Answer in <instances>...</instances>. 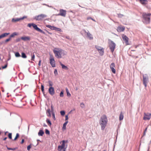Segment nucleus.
<instances>
[{
  "label": "nucleus",
  "instance_id": "nucleus-21",
  "mask_svg": "<svg viewBox=\"0 0 151 151\" xmlns=\"http://www.w3.org/2000/svg\"><path fill=\"white\" fill-rule=\"evenodd\" d=\"M68 122V121H66L63 124V127H62V129L63 130H65L66 129V125Z\"/></svg>",
  "mask_w": 151,
  "mask_h": 151
},
{
  "label": "nucleus",
  "instance_id": "nucleus-19",
  "mask_svg": "<svg viewBox=\"0 0 151 151\" xmlns=\"http://www.w3.org/2000/svg\"><path fill=\"white\" fill-rule=\"evenodd\" d=\"M141 3L143 5H145L147 4V0H139Z\"/></svg>",
  "mask_w": 151,
  "mask_h": 151
},
{
  "label": "nucleus",
  "instance_id": "nucleus-39",
  "mask_svg": "<svg viewBox=\"0 0 151 151\" xmlns=\"http://www.w3.org/2000/svg\"><path fill=\"white\" fill-rule=\"evenodd\" d=\"M52 118H53V119L54 120H56V118H55V113L54 112H52Z\"/></svg>",
  "mask_w": 151,
  "mask_h": 151
},
{
  "label": "nucleus",
  "instance_id": "nucleus-20",
  "mask_svg": "<svg viewBox=\"0 0 151 151\" xmlns=\"http://www.w3.org/2000/svg\"><path fill=\"white\" fill-rule=\"evenodd\" d=\"M51 110H50L49 109H48L47 111V112H46V114H47V116H49V117H51Z\"/></svg>",
  "mask_w": 151,
  "mask_h": 151
},
{
  "label": "nucleus",
  "instance_id": "nucleus-1",
  "mask_svg": "<svg viewBox=\"0 0 151 151\" xmlns=\"http://www.w3.org/2000/svg\"><path fill=\"white\" fill-rule=\"evenodd\" d=\"M53 52L55 57L58 58H60L62 56L66 54V52L63 49L59 48H55L53 50Z\"/></svg>",
  "mask_w": 151,
  "mask_h": 151
},
{
  "label": "nucleus",
  "instance_id": "nucleus-15",
  "mask_svg": "<svg viewBox=\"0 0 151 151\" xmlns=\"http://www.w3.org/2000/svg\"><path fill=\"white\" fill-rule=\"evenodd\" d=\"M21 39L24 41H29L30 38L29 36H24L21 37Z\"/></svg>",
  "mask_w": 151,
  "mask_h": 151
},
{
  "label": "nucleus",
  "instance_id": "nucleus-61",
  "mask_svg": "<svg viewBox=\"0 0 151 151\" xmlns=\"http://www.w3.org/2000/svg\"><path fill=\"white\" fill-rule=\"evenodd\" d=\"M7 139V137H6L5 138H4V139H3V140H5Z\"/></svg>",
  "mask_w": 151,
  "mask_h": 151
},
{
  "label": "nucleus",
  "instance_id": "nucleus-31",
  "mask_svg": "<svg viewBox=\"0 0 151 151\" xmlns=\"http://www.w3.org/2000/svg\"><path fill=\"white\" fill-rule=\"evenodd\" d=\"M95 47L97 50L98 51H99L100 50H101V49L103 48L102 47H101L98 46H96Z\"/></svg>",
  "mask_w": 151,
  "mask_h": 151
},
{
  "label": "nucleus",
  "instance_id": "nucleus-52",
  "mask_svg": "<svg viewBox=\"0 0 151 151\" xmlns=\"http://www.w3.org/2000/svg\"><path fill=\"white\" fill-rule=\"evenodd\" d=\"M27 18V17L24 16L22 18H20L21 20H22L25 18Z\"/></svg>",
  "mask_w": 151,
  "mask_h": 151
},
{
  "label": "nucleus",
  "instance_id": "nucleus-42",
  "mask_svg": "<svg viewBox=\"0 0 151 151\" xmlns=\"http://www.w3.org/2000/svg\"><path fill=\"white\" fill-rule=\"evenodd\" d=\"M9 138L10 139H12V134L11 133H9L8 134V135Z\"/></svg>",
  "mask_w": 151,
  "mask_h": 151
},
{
  "label": "nucleus",
  "instance_id": "nucleus-46",
  "mask_svg": "<svg viewBox=\"0 0 151 151\" xmlns=\"http://www.w3.org/2000/svg\"><path fill=\"white\" fill-rule=\"evenodd\" d=\"M38 32H40L41 33L43 34H45V32H44L42 30H41L40 29V30H39Z\"/></svg>",
  "mask_w": 151,
  "mask_h": 151
},
{
  "label": "nucleus",
  "instance_id": "nucleus-26",
  "mask_svg": "<svg viewBox=\"0 0 151 151\" xmlns=\"http://www.w3.org/2000/svg\"><path fill=\"white\" fill-rule=\"evenodd\" d=\"M124 118V116L122 112L120 113L119 115V120L120 121L122 120Z\"/></svg>",
  "mask_w": 151,
  "mask_h": 151
},
{
  "label": "nucleus",
  "instance_id": "nucleus-35",
  "mask_svg": "<svg viewBox=\"0 0 151 151\" xmlns=\"http://www.w3.org/2000/svg\"><path fill=\"white\" fill-rule=\"evenodd\" d=\"M48 83L49 84V87H52V82L50 81H49Z\"/></svg>",
  "mask_w": 151,
  "mask_h": 151
},
{
  "label": "nucleus",
  "instance_id": "nucleus-17",
  "mask_svg": "<svg viewBox=\"0 0 151 151\" xmlns=\"http://www.w3.org/2000/svg\"><path fill=\"white\" fill-rule=\"evenodd\" d=\"M85 32L87 33V36L90 40H92L93 39V37L92 36V35L90 34L89 32H87L85 30H84Z\"/></svg>",
  "mask_w": 151,
  "mask_h": 151
},
{
  "label": "nucleus",
  "instance_id": "nucleus-54",
  "mask_svg": "<svg viewBox=\"0 0 151 151\" xmlns=\"http://www.w3.org/2000/svg\"><path fill=\"white\" fill-rule=\"evenodd\" d=\"M67 95L68 96H71V94H70L69 93V91H67Z\"/></svg>",
  "mask_w": 151,
  "mask_h": 151
},
{
  "label": "nucleus",
  "instance_id": "nucleus-24",
  "mask_svg": "<svg viewBox=\"0 0 151 151\" xmlns=\"http://www.w3.org/2000/svg\"><path fill=\"white\" fill-rule=\"evenodd\" d=\"M44 134V132L42 130H40L38 133V135L39 136H42Z\"/></svg>",
  "mask_w": 151,
  "mask_h": 151
},
{
  "label": "nucleus",
  "instance_id": "nucleus-18",
  "mask_svg": "<svg viewBox=\"0 0 151 151\" xmlns=\"http://www.w3.org/2000/svg\"><path fill=\"white\" fill-rule=\"evenodd\" d=\"M125 29V28L124 27H118L117 28V30L118 32L123 31Z\"/></svg>",
  "mask_w": 151,
  "mask_h": 151
},
{
  "label": "nucleus",
  "instance_id": "nucleus-56",
  "mask_svg": "<svg viewBox=\"0 0 151 151\" xmlns=\"http://www.w3.org/2000/svg\"><path fill=\"white\" fill-rule=\"evenodd\" d=\"M24 142V139H22L21 142V144H23Z\"/></svg>",
  "mask_w": 151,
  "mask_h": 151
},
{
  "label": "nucleus",
  "instance_id": "nucleus-27",
  "mask_svg": "<svg viewBox=\"0 0 151 151\" xmlns=\"http://www.w3.org/2000/svg\"><path fill=\"white\" fill-rule=\"evenodd\" d=\"M20 20H21V19H20V18H17V19L13 18L12 19V21L13 22H17L19 21H20Z\"/></svg>",
  "mask_w": 151,
  "mask_h": 151
},
{
  "label": "nucleus",
  "instance_id": "nucleus-45",
  "mask_svg": "<svg viewBox=\"0 0 151 151\" xmlns=\"http://www.w3.org/2000/svg\"><path fill=\"white\" fill-rule=\"evenodd\" d=\"M54 73L55 75L56 76L58 75V72L57 69H55L54 71Z\"/></svg>",
  "mask_w": 151,
  "mask_h": 151
},
{
  "label": "nucleus",
  "instance_id": "nucleus-57",
  "mask_svg": "<svg viewBox=\"0 0 151 151\" xmlns=\"http://www.w3.org/2000/svg\"><path fill=\"white\" fill-rule=\"evenodd\" d=\"M65 38H66V39H67L68 40H70V37L69 36H66L65 37Z\"/></svg>",
  "mask_w": 151,
  "mask_h": 151
},
{
  "label": "nucleus",
  "instance_id": "nucleus-60",
  "mask_svg": "<svg viewBox=\"0 0 151 151\" xmlns=\"http://www.w3.org/2000/svg\"><path fill=\"white\" fill-rule=\"evenodd\" d=\"M91 19L93 21H94V22H96V21H95V20H94V19H93L92 18Z\"/></svg>",
  "mask_w": 151,
  "mask_h": 151
},
{
  "label": "nucleus",
  "instance_id": "nucleus-63",
  "mask_svg": "<svg viewBox=\"0 0 151 151\" xmlns=\"http://www.w3.org/2000/svg\"><path fill=\"white\" fill-rule=\"evenodd\" d=\"M66 90L67 92V91H68V90L67 88H66Z\"/></svg>",
  "mask_w": 151,
  "mask_h": 151
},
{
  "label": "nucleus",
  "instance_id": "nucleus-9",
  "mask_svg": "<svg viewBox=\"0 0 151 151\" xmlns=\"http://www.w3.org/2000/svg\"><path fill=\"white\" fill-rule=\"evenodd\" d=\"M151 117V114L149 113H144L143 119L145 120H149Z\"/></svg>",
  "mask_w": 151,
  "mask_h": 151
},
{
  "label": "nucleus",
  "instance_id": "nucleus-5",
  "mask_svg": "<svg viewBox=\"0 0 151 151\" xmlns=\"http://www.w3.org/2000/svg\"><path fill=\"white\" fill-rule=\"evenodd\" d=\"M47 17V15L44 14H41L35 17L34 19L36 20H41Z\"/></svg>",
  "mask_w": 151,
  "mask_h": 151
},
{
  "label": "nucleus",
  "instance_id": "nucleus-7",
  "mask_svg": "<svg viewBox=\"0 0 151 151\" xmlns=\"http://www.w3.org/2000/svg\"><path fill=\"white\" fill-rule=\"evenodd\" d=\"M109 47L111 52L112 53L113 52L116 47V44L115 43L112 41H111L109 44Z\"/></svg>",
  "mask_w": 151,
  "mask_h": 151
},
{
  "label": "nucleus",
  "instance_id": "nucleus-59",
  "mask_svg": "<svg viewBox=\"0 0 151 151\" xmlns=\"http://www.w3.org/2000/svg\"><path fill=\"white\" fill-rule=\"evenodd\" d=\"M147 127L145 129V131H144V132H146L147 131Z\"/></svg>",
  "mask_w": 151,
  "mask_h": 151
},
{
  "label": "nucleus",
  "instance_id": "nucleus-8",
  "mask_svg": "<svg viewBox=\"0 0 151 151\" xmlns=\"http://www.w3.org/2000/svg\"><path fill=\"white\" fill-rule=\"evenodd\" d=\"M66 10L62 9H60L59 10V13L57 15L65 17L66 16Z\"/></svg>",
  "mask_w": 151,
  "mask_h": 151
},
{
  "label": "nucleus",
  "instance_id": "nucleus-12",
  "mask_svg": "<svg viewBox=\"0 0 151 151\" xmlns=\"http://www.w3.org/2000/svg\"><path fill=\"white\" fill-rule=\"evenodd\" d=\"M110 68L112 72L114 74L116 73V70L115 69L116 67L115 63H111L110 66Z\"/></svg>",
  "mask_w": 151,
  "mask_h": 151
},
{
  "label": "nucleus",
  "instance_id": "nucleus-43",
  "mask_svg": "<svg viewBox=\"0 0 151 151\" xmlns=\"http://www.w3.org/2000/svg\"><path fill=\"white\" fill-rule=\"evenodd\" d=\"M51 112H53V111H54V109H53V106L52 105V104L51 105Z\"/></svg>",
  "mask_w": 151,
  "mask_h": 151
},
{
  "label": "nucleus",
  "instance_id": "nucleus-3",
  "mask_svg": "<svg viewBox=\"0 0 151 151\" xmlns=\"http://www.w3.org/2000/svg\"><path fill=\"white\" fill-rule=\"evenodd\" d=\"M67 141L64 140L60 142V144L61 145H59L58 147V151H65L67 147Z\"/></svg>",
  "mask_w": 151,
  "mask_h": 151
},
{
  "label": "nucleus",
  "instance_id": "nucleus-53",
  "mask_svg": "<svg viewBox=\"0 0 151 151\" xmlns=\"http://www.w3.org/2000/svg\"><path fill=\"white\" fill-rule=\"evenodd\" d=\"M84 104L83 103H82L81 104V106L82 107H83L84 106Z\"/></svg>",
  "mask_w": 151,
  "mask_h": 151
},
{
  "label": "nucleus",
  "instance_id": "nucleus-23",
  "mask_svg": "<svg viewBox=\"0 0 151 151\" xmlns=\"http://www.w3.org/2000/svg\"><path fill=\"white\" fill-rule=\"evenodd\" d=\"M46 27L48 28H49L51 30H55V27L52 26L50 25H46Z\"/></svg>",
  "mask_w": 151,
  "mask_h": 151
},
{
  "label": "nucleus",
  "instance_id": "nucleus-36",
  "mask_svg": "<svg viewBox=\"0 0 151 151\" xmlns=\"http://www.w3.org/2000/svg\"><path fill=\"white\" fill-rule=\"evenodd\" d=\"M19 137V134L18 133H17L16 135V136L14 138V140H16Z\"/></svg>",
  "mask_w": 151,
  "mask_h": 151
},
{
  "label": "nucleus",
  "instance_id": "nucleus-40",
  "mask_svg": "<svg viewBox=\"0 0 151 151\" xmlns=\"http://www.w3.org/2000/svg\"><path fill=\"white\" fill-rule=\"evenodd\" d=\"M60 113L61 115L64 116L65 114V112L63 111H60Z\"/></svg>",
  "mask_w": 151,
  "mask_h": 151
},
{
  "label": "nucleus",
  "instance_id": "nucleus-30",
  "mask_svg": "<svg viewBox=\"0 0 151 151\" xmlns=\"http://www.w3.org/2000/svg\"><path fill=\"white\" fill-rule=\"evenodd\" d=\"M21 54H22L21 56L22 58H27V56L24 53L22 52V53Z\"/></svg>",
  "mask_w": 151,
  "mask_h": 151
},
{
  "label": "nucleus",
  "instance_id": "nucleus-50",
  "mask_svg": "<svg viewBox=\"0 0 151 151\" xmlns=\"http://www.w3.org/2000/svg\"><path fill=\"white\" fill-rule=\"evenodd\" d=\"M68 115H66L65 116V120L66 121H68Z\"/></svg>",
  "mask_w": 151,
  "mask_h": 151
},
{
  "label": "nucleus",
  "instance_id": "nucleus-11",
  "mask_svg": "<svg viewBox=\"0 0 151 151\" xmlns=\"http://www.w3.org/2000/svg\"><path fill=\"white\" fill-rule=\"evenodd\" d=\"M148 81V76H143V83L145 87H146L147 86V83Z\"/></svg>",
  "mask_w": 151,
  "mask_h": 151
},
{
  "label": "nucleus",
  "instance_id": "nucleus-64",
  "mask_svg": "<svg viewBox=\"0 0 151 151\" xmlns=\"http://www.w3.org/2000/svg\"><path fill=\"white\" fill-rule=\"evenodd\" d=\"M145 134H146V132H144L143 135H145Z\"/></svg>",
  "mask_w": 151,
  "mask_h": 151
},
{
  "label": "nucleus",
  "instance_id": "nucleus-49",
  "mask_svg": "<svg viewBox=\"0 0 151 151\" xmlns=\"http://www.w3.org/2000/svg\"><path fill=\"white\" fill-rule=\"evenodd\" d=\"M11 38H10L9 37V38H8V39H6V40H5V42H7L9 41L10 40H11Z\"/></svg>",
  "mask_w": 151,
  "mask_h": 151
},
{
  "label": "nucleus",
  "instance_id": "nucleus-62",
  "mask_svg": "<svg viewBox=\"0 0 151 151\" xmlns=\"http://www.w3.org/2000/svg\"><path fill=\"white\" fill-rule=\"evenodd\" d=\"M43 126H44V127H47V125H46L45 124H44L43 125Z\"/></svg>",
  "mask_w": 151,
  "mask_h": 151
},
{
  "label": "nucleus",
  "instance_id": "nucleus-34",
  "mask_svg": "<svg viewBox=\"0 0 151 151\" xmlns=\"http://www.w3.org/2000/svg\"><path fill=\"white\" fill-rule=\"evenodd\" d=\"M55 30H56L57 31H58V32H62V30L61 29L59 28H57L56 27H55Z\"/></svg>",
  "mask_w": 151,
  "mask_h": 151
},
{
  "label": "nucleus",
  "instance_id": "nucleus-47",
  "mask_svg": "<svg viewBox=\"0 0 151 151\" xmlns=\"http://www.w3.org/2000/svg\"><path fill=\"white\" fill-rule=\"evenodd\" d=\"M60 96L61 97H63V91L61 92L60 93Z\"/></svg>",
  "mask_w": 151,
  "mask_h": 151
},
{
  "label": "nucleus",
  "instance_id": "nucleus-41",
  "mask_svg": "<svg viewBox=\"0 0 151 151\" xmlns=\"http://www.w3.org/2000/svg\"><path fill=\"white\" fill-rule=\"evenodd\" d=\"M8 65V63L7 62L6 64L4 66L2 67V68L3 69H5L6 68L7 66Z\"/></svg>",
  "mask_w": 151,
  "mask_h": 151
},
{
  "label": "nucleus",
  "instance_id": "nucleus-29",
  "mask_svg": "<svg viewBox=\"0 0 151 151\" xmlns=\"http://www.w3.org/2000/svg\"><path fill=\"white\" fill-rule=\"evenodd\" d=\"M17 35V33H16V32H14L10 35L9 37L11 39V38L14 37V36Z\"/></svg>",
  "mask_w": 151,
  "mask_h": 151
},
{
  "label": "nucleus",
  "instance_id": "nucleus-38",
  "mask_svg": "<svg viewBox=\"0 0 151 151\" xmlns=\"http://www.w3.org/2000/svg\"><path fill=\"white\" fill-rule=\"evenodd\" d=\"M35 55L34 54H33L32 55V56L31 59V60L34 61L35 60Z\"/></svg>",
  "mask_w": 151,
  "mask_h": 151
},
{
  "label": "nucleus",
  "instance_id": "nucleus-37",
  "mask_svg": "<svg viewBox=\"0 0 151 151\" xmlns=\"http://www.w3.org/2000/svg\"><path fill=\"white\" fill-rule=\"evenodd\" d=\"M45 133L49 135L50 134L49 131L47 129H45Z\"/></svg>",
  "mask_w": 151,
  "mask_h": 151
},
{
  "label": "nucleus",
  "instance_id": "nucleus-25",
  "mask_svg": "<svg viewBox=\"0 0 151 151\" xmlns=\"http://www.w3.org/2000/svg\"><path fill=\"white\" fill-rule=\"evenodd\" d=\"M99 52V53L100 55H103L104 53V48H103L101 49V50L99 51H98Z\"/></svg>",
  "mask_w": 151,
  "mask_h": 151
},
{
  "label": "nucleus",
  "instance_id": "nucleus-33",
  "mask_svg": "<svg viewBox=\"0 0 151 151\" xmlns=\"http://www.w3.org/2000/svg\"><path fill=\"white\" fill-rule=\"evenodd\" d=\"M15 56L16 57H19L20 56L19 53L18 52H16L15 53Z\"/></svg>",
  "mask_w": 151,
  "mask_h": 151
},
{
  "label": "nucleus",
  "instance_id": "nucleus-10",
  "mask_svg": "<svg viewBox=\"0 0 151 151\" xmlns=\"http://www.w3.org/2000/svg\"><path fill=\"white\" fill-rule=\"evenodd\" d=\"M27 26L29 27H31L32 26L34 29L38 32L40 29L37 27V25L33 23H29L28 24Z\"/></svg>",
  "mask_w": 151,
  "mask_h": 151
},
{
  "label": "nucleus",
  "instance_id": "nucleus-16",
  "mask_svg": "<svg viewBox=\"0 0 151 151\" xmlns=\"http://www.w3.org/2000/svg\"><path fill=\"white\" fill-rule=\"evenodd\" d=\"M10 34L9 33H5L0 35V39L4 37H6Z\"/></svg>",
  "mask_w": 151,
  "mask_h": 151
},
{
  "label": "nucleus",
  "instance_id": "nucleus-4",
  "mask_svg": "<svg viewBox=\"0 0 151 151\" xmlns=\"http://www.w3.org/2000/svg\"><path fill=\"white\" fill-rule=\"evenodd\" d=\"M151 15L150 13L147 14L146 13H143L142 16L144 19V22L146 24H149L150 22V17Z\"/></svg>",
  "mask_w": 151,
  "mask_h": 151
},
{
  "label": "nucleus",
  "instance_id": "nucleus-55",
  "mask_svg": "<svg viewBox=\"0 0 151 151\" xmlns=\"http://www.w3.org/2000/svg\"><path fill=\"white\" fill-rule=\"evenodd\" d=\"M41 60H40L39 61V63H38V65L39 66H40L41 65Z\"/></svg>",
  "mask_w": 151,
  "mask_h": 151
},
{
  "label": "nucleus",
  "instance_id": "nucleus-44",
  "mask_svg": "<svg viewBox=\"0 0 151 151\" xmlns=\"http://www.w3.org/2000/svg\"><path fill=\"white\" fill-rule=\"evenodd\" d=\"M118 17L119 18H121L122 17H123L124 15L123 14H118Z\"/></svg>",
  "mask_w": 151,
  "mask_h": 151
},
{
  "label": "nucleus",
  "instance_id": "nucleus-2",
  "mask_svg": "<svg viewBox=\"0 0 151 151\" xmlns=\"http://www.w3.org/2000/svg\"><path fill=\"white\" fill-rule=\"evenodd\" d=\"M108 122V120L105 114L102 115L99 121V124L101 126V130L104 129L107 125Z\"/></svg>",
  "mask_w": 151,
  "mask_h": 151
},
{
  "label": "nucleus",
  "instance_id": "nucleus-22",
  "mask_svg": "<svg viewBox=\"0 0 151 151\" xmlns=\"http://www.w3.org/2000/svg\"><path fill=\"white\" fill-rule=\"evenodd\" d=\"M60 65L62 66V68L63 69H65V70H68V68L67 66L63 64H62L61 62H60Z\"/></svg>",
  "mask_w": 151,
  "mask_h": 151
},
{
  "label": "nucleus",
  "instance_id": "nucleus-32",
  "mask_svg": "<svg viewBox=\"0 0 151 151\" xmlns=\"http://www.w3.org/2000/svg\"><path fill=\"white\" fill-rule=\"evenodd\" d=\"M41 90L43 94L44 93V86L43 85H42L41 86Z\"/></svg>",
  "mask_w": 151,
  "mask_h": 151
},
{
  "label": "nucleus",
  "instance_id": "nucleus-28",
  "mask_svg": "<svg viewBox=\"0 0 151 151\" xmlns=\"http://www.w3.org/2000/svg\"><path fill=\"white\" fill-rule=\"evenodd\" d=\"M46 122L49 126H51L52 124L50 120L48 119H47L46 120Z\"/></svg>",
  "mask_w": 151,
  "mask_h": 151
},
{
  "label": "nucleus",
  "instance_id": "nucleus-58",
  "mask_svg": "<svg viewBox=\"0 0 151 151\" xmlns=\"http://www.w3.org/2000/svg\"><path fill=\"white\" fill-rule=\"evenodd\" d=\"M92 18H91V17H87V20H88L89 19H91Z\"/></svg>",
  "mask_w": 151,
  "mask_h": 151
},
{
  "label": "nucleus",
  "instance_id": "nucleus-13",
  "mask_svg": "<svg viewBox=\"0 0 151 151\" xmlns=\"http://www.w3.org/2000/svg\"><path fill=\"white\" fill-rule=\"evenodd\" d=\"M122 37L123 40L125 42L126 45H129V38L124 35H122Z\"/></svg>",
  "mask_w": 151,
  "mask_h": 151
},
{
  "label": "nucleus",
  "instance_id": "nucleus-51",
  "mask_svg": "<svg viewBox=\"0 0 151 151\" xmlns=\"http://www.w3.org/2000/svg\"><path fill=\"white\" fill-rule=\"evenodd\" d=\"M7 149L8 150H15V148H12L8 147H7Z\"/></svg>",
  "mask_w": 151,
  "mask_h": 151
},
{
  "label": "nucleus",
  "instance_id": "nucleus-48",
  "mask_svg": "<svg viewBox=\"0 0 151 151\" xmlns=\"http://www.w3.org/2000/svg\"><path fill=\"white\" fill-rule=\"evenodd\" d=\"M31 147V145H28L27 147V150H29Z\"/></svg>",
  "mask_w": 151,
  "mask_h": 151
},
{
  "label": "nucleus",
  "instance_id": "nucleus-6",
  "mask_svg": "<svg viewBox=\"0 0 151 151\" xmlns=\"http://www.w3.org/2000/svg\"><path fill=\"white\" fill-rule=\"evenodd\" d=\"M50 63L52 67H55V62L52 55H51L50 58Z\"/></svg>",
  "mask_w": 151,
  "mask_h": 151
},
{
  "label": "nucleus",
  "instance_id": "nucleus-14",
  "mask_svg": "<svg viewBox=\"0 0 151 151\" xmlns=\"http://www.w3.org/2000/svg\"><path fill=\"white\" fill-rule=\"evenodd\" d=\"M48 91L50 94L52 96L55 93L54 88L53 87H49Z\"/></svg>",
  "mask_w": 151,
  "mask_h": 151
}]
</instances>
